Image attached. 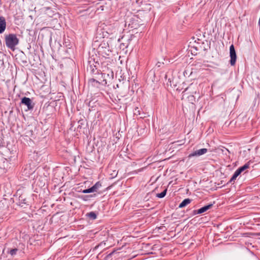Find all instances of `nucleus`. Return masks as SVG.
I'll return each instance as SVG.
<instances>
[{"label": "nucleus", "mask_w": 260, "mask_h": 260, "mask_svg": "<svg viewBox=\"0 0 260 260\" xmlns=\"http://www.w3.org/2000/svg\"><path fill=\"white\" fill-rule=\"evenodd\" d=\"M99 64L95 62L92 58H89L88 61V64L87 66V70L89 71L90 73L93 76L98 75L101 76L102 77L105 76V74H103L101 72L100 70H98V66Z\"/></svg>", "instance_id": "2"}, {"label": "nucleus", "mask_w": 260, "mask_h": 260, "mask_svg": "<svg viewBox=\"0 0 260 260\" xmlns=\"http://www.w3.org/2000/svg\"><path fill=\"white\" fill-rule=\"evenodd\" d=\"M128 43H121L120 44V47L122 48V47H125V48H127L128 47Z\"/></svg>", "instance_id": "26"}, {"label": "nucleus", "mask_w": 260, "mask_h": 260, "mask_svg": "<svg viewBox=\"0 0 260 260\" xmlns=\"http://www.w3.org/2000/svg\"><path fill=\"white\" fill-rule=\"evenodd\" d=\"M84 124V120L83 119H80L78 121V126L77 129H81L82 128V125Z\"/></svg>", "instance_id": "21"}, {"label": "nucleus", "mask_w": 260, "mask_h": 260, "mask_svg": "<svg viewBox=\"0 0 260 260\" xmlns=\"http://www.w3.org/2000/svg\"><path fill=\"white\" fill-rule=\"evenodd\" d=\"M86 215L90 219L94 220L96 218L97 214L95 212H90L88 213Z\"/></svg>", "instance_id": "16"}, {"label": "nucleus", "mask_w": 260, "mask_h": 260, "mask_svg": "<svg viewBox=\"0 0 260 260\" xmlns=\"http://www.w3.org/2000/svg\"><path fill=\"white\" fill-rule=\"evenodd\" d=\"M18 203L19 205L23 206L22 204H26V198L22 195L20 196L19 197Z\"/></svg>", "instance_id": "17"}, {"label": "nucleus", "mask_w": 260, "mask_h": 260, "mask_svg": "<svg viewBox=\"0 0 260 260\" xmlns=\"http://www.w3.org/2000/svg\"><path fill=\"white\" fill-rule=\"evenodd\" d=\"M208 151L207 149L206 148H202L197 150L194 151L192 153H190L188 157H191L195 156H201L205 154Z\"/></svg>", "instance_id": "10"}, {"label": "nucleus", "mask_w": 260, "mask_h": 260, "mask_svg": "<svg viewBox=\"0 0 260 260\" xmlns=\"http://www.w3.org/2000/svg\"><path fill=\"white\" fill-rule=\"evenodd\" d=\"M138 229H134V230L129 232V234L127 236L128 237H132L134 238L142 239L145 236V231H139Z\"/></svg>", "instance_id": "7"}, {"label": "nucleus", "mask_w": 260, "mask_h": 260, "mask_svg": "<svg viewBox=\"0 0 260 260\" xmlns=\"http://www.w3.org/2000/svg\"><path fill=\"white\" fill-rule=\"evenodd\" d=\"M167 84L168 85H170L171 86H172L171 81L170 80V79H169L168 82L167 83Z\"/></svg>", "instance_id": "28"}, {"label": "nucleus", "mask_w": 260, "mask_h": 260, "mask_svg": "<svg viewBox=\"0 0 260 260\" xmlns=\"http://www.w3.org/2000/svg\"><path fill=\"white\" fill-rule=\"evenodd\" d=\"M213 205V204H209L207 205H206L199 209L197 210H194V212L196 214H202L206 211H207L208 210L210 209Z\"/></svg>", "instance_id": "12"}, {"label": "nucleus", "mask_w": 260, "mask_h": 260, "mask_svg": "<svg viewBox=\"0 0 260 260\" xmlns=\"http://www.w3.org/2000/svg\"><path fill=\"white\" fill-rule=\"evenodd\" d=\"M230 56L231 58L230 63L232 66H233L235 64L237 60V55L233 44H232L230 47Z\"/></svg>", "instance_id": "8"}, {"label": "nucleus", "mask_w": 260, "mask_h": 260, "mask_svg": "<svg viewBox=\"0 0 260 260\" xmlns=\"http://www.w3.org/2000/svg\"><path fill=\"white\" fill-rule=\"evenodd\" d=\"M18 251V249L17 248H13V249H12L10 250V254L12 255H15L17 251Z\"/></svg>", "instance_id": "23"}, {"label": "nucleus", "mask_w": 260, "mask_h": 260, "mask_svg": "<svg viewBox=\"0 0 260 260\" xmlns=\"http://www.w3.org/2000/svg\"><path fill=\"white\" fill-rule=\"evenodd\" d=\"M101 183L100 182H97L92 187H91V188L94 192L97 191L101 187Z\"/></svg>", "instance_id": "15"}, {"label": "nucleus", "mask_w": 260, "mask_h": 260, "mask_svg": "<svg viewBox=\"0 0 260 260\" xmlns=\"http://www.w3.org/2000/svg\"><path fill=\"white\" fill-rule=\"evenodd\" d=\"M193 236L191 231L187 229H180L177 233V240L178 243L183 244L188 242Z\"/></svg>", "instance_id": "1"}, {"label": "nucleus", "mask_w": 260, "mask_h": 260, "mask_svg": "<svg viewBox=\"0 0 260 260\" xmlns=\"http://www.w3.org/2000/svg\"><path fill=\"white\" fill-rule=\"evenodd\" d=\"M6 28V19L3 16H0V34H3Z\"/></svg>", "instance_id": "11"}, {"label": "nucleus", "mask_w": 260, "mask_h": 260, "mask_svg": "<svg viewBox=\"0 0 260 260\" xmlns=\"http://www.w3.org/2000/svg\"><path fill=\"white\" fill-rule=\"evenodd\" d=\"M159 228H165V226H159Z\"/></svg>", "instance_id": "30"}, {"label": "nucleus", "mask_w": 260, "mask_h": 260, "mask_svg": "<svg viewBox=\"0 0 260 260\" xmlns=\"http://www.w3.org/2000/svg\"><path fill=\"white\" fill-rule=\"evenodd\" d=\"M5 42L6 46L12 50H14L15 46L19 43V39L16 35L10 34L5 36Z\"/></svg>", "instance_id": "3"}, {"label": "nucleus", "mask_w": 260, "mask_h": 260, "mask_svg": "<svg viewBox=\"0 0 260 260\" xmlns=\"http://www.w3.org/2000/svg\"><path fill=\"white\" fill-rule=\"evenodd\" d=\"M167 75H165V78L166 79V78H167Z\"/></svg>", "instance_id": "29"}, {"label": "nucleus", "mask_w": 260, "mask_h": 260, "mask_svg": "<svg viewBox=\"0 0 260 260\" xmlns=\"http://www.w3.org/2000/svg\"><path fill=\"white\" fill-rule=\"evenodd\" d=\"M82 192L83 193H91V192H93L91 188L90 187L89 188L83 190L82 191Z\"/></svg>", "instance_id": "22"}, {"label": "nucleus", "mask_w": 260, "mask_h": 260, "mask_svg": "<svg viewBox=\"0 0 260 260\" xmlns=\"http://www.w3.org/2000/svg\"><path fill=\"white\" fill-rule=\"evenodd\" d=\"M244 236L250 237V236H260V233H246L243 234Z\"/></svg>", "instance_id": "19"}, {"label": "nucleus", "mask_w": 260, "mask_h": 260, "mask_svg": "<svg viewBox=\"0 0 260 260\" xmlns=\"http://www.w3.org/2000/svg\"><path fill=\"white\" fill-rule=\"evenodd\" d=\"M105 76L102 77L101 76H99L98 75L93 76V77L89 79L88 80V83L93 86H96L98 84H100V83L103 81H105L106 83V80L104 79Z\"/></svg>", "instance_id": "5"}, {"label": "nucleus", "mask_w": 260, "mask_h": 260, "mask_svg": "<svg viewBox=\"0 0 260 260\" xmlns=\"http://www.w3.org/2000/svg\"><path fill=\"white\" fill-rule=\"evenodd\" d=\"M191 202V200L189 199V198H187V199H185L184 200H183L182 201V202L179 204V208H183L184 207H185L186 206H187V205H188L189 204H190Z\"/></svg>", "instance_id": "13"}, {"label": "nucleus", "mask_w": 260, "mask_h": 260, "mask_svg": "<svg viewBox=\"0 0 260 260\" xmlns=\"http://www.w3.org/2000/svg\"><path fill=\"white\" fill-rule=\"evenodd\" d=\"M20 104L27 106V110H32L35 106V104L30 98L25 96L21 99Z\"/></svg>", "instance_id": "6"}, {"label": "nucleus", "mask_w": 260, "mask_h": 260, "mask_svg": "<svg viewBox=\"0 0 260 260\" xmlns=\"http://www.w3.org/2000/svg\"><path fill=\"white\" fill-rule=\"evenodd\" d=\"M116 250H116V249L113 250L111 253H110L109 254H108L107 255V257H109L111 256L112 255V254L116 251Z\"/></svg>", "instance_id": "27"}, {"label": "nucleus", "mask_w": 260, "mask_h": 260, "mask_svg": "<svg viewBox=\"0 0 260 260\" xmlns=\"http://www.w3.org/2000/svg\"><path fill=\"white\" fill-rule=\"evenodd\" d=\"M89 196H82L80 197L81 199L83 201H86L88 200V198H89Z\"/></svg>", "instance_id": "24"}, {"label": "nucleus", "mask_w": 260, "mask_h": 260, "mask_svg": "<svg viewBox=\"0 0 260 260\" xmlns=\"http://www.w3.org/2000/svg\"><path fill=\"white\" fill-rule=\"evenodd\" d=\"M176 232V229H175L174 231H171L168 232L167 233V238L170 239V238H175V239L177 240V233Z\"/></svg>", "instance_id": "14"}, {"label": "nucleus", "mask_w": 260, "mask_h": 260, "mask_svg": "<svg viewBox=\"0 0 260 260\" xmlns=\"http://www.w3.org/2000/svg\"><path fill=\"white\" fill-rule=\"evenodd\" d=\"M249 161L247 163H246L243 166L239 168L236 171L234 172L231 179L229 181V183H232V182L235 181L237 177L244 170L248 169L249 167Z\"/></svg>", "instance_id": "4"}, {"label": "nucleus", "mask_w": 260, "mask_h": 260, "mask_svg": "<svg viewBox=\"0 0 260 260\" xmlns=\"http://www.w3.org/2000/svg\"><path fill=\"white\" fill-rule=\"evenodd\" d=\"M45 11L46 13L50 17L53 15V12H52L49 7H45Z\"/></svg>", "instance_id": "20"}, {"label": "nucleus", "mask_w": 260, "mask_h": 260, "mask_svg": "<svg viewBox=\"0 0 260 260\" xmlns=\"http://www.w3.org/2000/svg\"><path fill=\"white\" fill-rule=\"evenodd\" d=\"M32 220H27L26 218H22L19 221V223L18 225L23 226L24 228H26V226L29 227L30 226H32V228H34L35 226L32 224Z\"/></svg>", "instance_id": "9"}, {"label": "nucleus", "mask_w": 260, "mask_h": 260, "mask_svg": "<svg viewBox=\"0 0 260 260\" xmlns=\"http://www.w3.org/2000/svg\"><path fill=\"white\" fill-rule=\"evenodd\" d=\"M167 189L166 188L163 191L156 194V197L158 198H163L166 195Z\"/></svg>", "instance_id": "18"}, {"label": "nucleus", "mask_w": 260, "mask_h": 260, "mask_svg": "<svg viewBox=\"0 0 260 260\" xmlns=\"http://www.w3.org/2000/svg\"><path fill=\"white\" fill-rule=\"evenodd\" d=\"M106 245V243H104V242H101L100 244H99V245H98L97 246H96L94 249H98L99 247H101L103 245L105 246Z\"/></svg>", "instance_id": "25"}]
</instances>
